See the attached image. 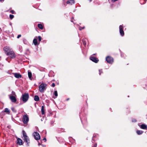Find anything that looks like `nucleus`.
Instances as JSON below:
<instances>
[{
    "label": "nucleus",
    "instance_id": "f257e3e1",
    "mask_svg": "<svg viewBox=\"0 0 147 147\" xmlns=\"http://www.w3.org/2000/svg\"><path fill=\"white\" fill-rule=\"evenodd\" d=\"M3 50L6 55L9 56L10 58H13L16 57L13 51L10 47L8 46L4 47Z\"/></svg>",
    "mask_w": 147,
    "mask_h": 147
},
{
    "label": "nucleus",
    "instance_id": "f03ea898",
    "mask_svg": "<svg viewBox=\"0 0 147 147\" xmlns=\"http://www.w3.org/2000/svg\"><path fill=\"white\" fill-rule=\"evenodd\" d=\"M22 134L24 140L28 144L29 143V139L28 137L27 136L25 132L24 131H22Z\"/></svg>",
    "mask_w": 147,
    "mask_h": 147
},
{
    "label": "nucleus",
    "instance_id": "7ed1b4c3",
    "mask_svg": "<svg viewBox=\"0 0 147 147\" xmlns=\"http://www.w3.org/2000/svg\"><path fill=\"white\" fill-rule=\"evenodd\" d=\"M29 98V94L28 93H25L23 94L22 96V101L25 102L27 101Z\"/></svg>",
    "mask_w": 147,
    "mask_h": 147
},
{
    "label": "nucleus",
    "instance_id": "20e7f679",
    "mask_svg": "<svg viewBox=\"0 0 147 147\" xmlns=\"http://www.w3.org/2000/svg\"><path fill=\"white\" fill-rule=\"evenodd\" d=\"M46 86V84H42L39 87L40 91L41 92H43L45 89Z\"/></svg>",
    "mask_w": 147,
    "mask_h": 147
},
{
    "label": "nucleus",
    "instance_id": "39448f33",
    "mask_svg": "<svg viewBox=\"0 0 147 147\" xmlns=\"http://www.w3.org/2000/svg\"><path fill=\"white\" fill-rule=\"evenodd\" d=\"M34 138L36 140H39L40 139V136L39 134L37 132H34L33 134Z\"/></svg>",
    "mask_w": 147,
    "mask_h": 147
},
{
    "label": "nucleus",
    "instance_id": "423d86ee",
    "mask_svg": "<svg viewBox=\"0 0 147 147\" xmlns=\"http://www.w3.org/2000/svg\"><path fill=\"white\" fill-rule=\"evenodd\" d=\"M29 121V118L27 116L25 115L23 118V121L24 123H26Z\"/></svg>",
    "mask_w": 147,
    "mask_h": 147
},
{
    "label": "nucleus",
    "instance_id": "0eeeda50",
    "mask_svg": "<svg viewBox=\"0 0 147 147\" xmlns=\"http://www.w3.org/2000/svg\"><path fill=\"white\" fill-rule=\"evenodd\" d=\"M106 60L107 62L109 63H112L113 61V58L111 57L108 56L106 58Z\"/></svg>",
    "mask_w": 147,
    "mask_h": 147
},
{
    "label": "nucleus",
    "instance_id": "6e6552de",
    "mask_svg": "<svg viewBox=\"0 0 147 147\" xmlns=\"http://www.w3.org/2000/svg\"><path fill=\"white\" fill-rule=\"evenodd\" d=\"M9 99H10L12 102H15L16 101L17 99L16 98V96L9 95Z\"/></svg>",
    "mask_w": 147,
    "mask_h": 147
},
{
    "label": "nucleus",
    "instance_id": "1a4fd4ad",
    "mask_svg": "<svg viewBox=\"0 0 147 147\" xmlns=\"http://www.w3.org/2000/svg\"><path fill=\"white\" fill-rule=\"evenodd\" d=\"M119 31L121 35L122 36L124 35V32L123 31V27L122 25H120L119 27Z\"/></svg>",
    "mask_w": 147,
    "mask_h": 147
},
{
    "label": "nucleus",
    "instance_id": "9d476101",
    "mask_svg": "<svg viewBox=\"0 0 147 147\" xmlns=\"http://www.w3.org/2000/svg\"><path fill=\"white\" fill-rule=\"evenodd\" d=\"M90 59L92 61L96 63H97L98 61V60L97 58L92 57H90Z\"/></svg>",
    "mask_w": 147,
    "mask_h": 147
},
{
    "label": "nucleus",
    "instance_id": "9b49d317",
    "mask_svg": "<svg viewBox=\"0 0 147 147\" xmlns=\"http://www.w3.org/2000/svg\"><path fill=\"white\" fill-rule=\"evenodd\" d=\"M15 78H19L21 77V75L19 73H14L13 74Z\"/></svg>",
    "mask_w": 147,
    "mask_h": 147
},
{
    "label": "nucleus",
    "instance_id": "f8f14e48",
    "mask_svg": "<svg viewBox=\"0 0 147 147\" xmlns=\"http://www.w3.org/2000/svg\"><path fill=\"white\" fill-rule=\"evenodd\" d=\"M139 126L141 129H147V126L145 124H143Z\"/></svg>",
    "mask_w": 147,
    "mask_h": 147
},
{
    "label": "nucleus",
    "instance_id": "ddd939ff",
    "mask_svg": "<svg viewBox=\"0 0 147 147\" xmlns=\"http://www.w3.org/2000/svg\"><path fill=\"white\" fill-rule=\"evenodd\" d=\"M17 140L18 143V144L20 145H22L23 144L22 141L21 139L19 138H18Z\"/></svg>",
    "mask_w": 147,
    "mask_h": 147
},
{
    "label": "nucleus",
    "instance_id": "4468645a",
    "mask_svg": "<svg viewBox=\"0 0 147 147\" xmlns=\"http://www.w3.org/2000/svg\"><path fill=\"white\" fill-rule=\"evenodd\" d=\"M74 1L73 0H69L67 2V3L69 4L70 5H72L74 4Z\"/></svg>",
    "mask_w": 147,
    "mask_h": 147
},
{
    "label": "nucleus",
    "instance_id": "2eb2a0df",
    "mask_svg": "<svg viewBox=\"0 0 147 147\" xmlns=\"http://www.w3.org/2000/svg\"><path fill=\"white\" fill-rule=\"evenodd\" d=\"M28 75L29 79L30 80H32V74L31 72H30V71H28Z\"/></svg>",
    "mask_w": 147,
    "mask_h": 147
},
{
    "label": "nucleus",
    "instance_id": "dca6fc26",
    "mask_svg": "<svg viewBox=\"0 0 147 147\" xmlns=\"http://www.w3.org/2000/svg\"><path fill=\"white\" fill-rule=\"evenodd\" d=\"M143 133V131L141 130H137L136 131V133L138 135H141Z\"/></svg>",
    "mask_w": 147,
    "mask_h": 147
},
{
    "label": "nucleus",
    "instance_id": "f3484780",
    "mask_svg": "<svg viewBox=\"0 0 147 147\" xmlns=\"http://www.w3.org/2000/svg\"><path fill=\"white\" fill-rule=\"evenodd\" d=\"M33 43H34L35 45H37V39L36 38H34L33 40Z\"/></svg>",
    "mask_w": 147,
    "mask_h": 147
},
{
    "label": "nucleus",
    "instance_id": "a211bd4d",
    "mask_svg": "<svg viewBox=\"0 0 147 147\" xmlns=\"http://www.w3.org/2000/svg\"><path fill=\"white\" fill-rule=\"evenodd\" d=\"M34 100L35 101H37L39 100V97L38 96H35L34 98Z\"/></svg>",
    "mask_w": 147,
    "mask_h": 147
},
{
    "label": "nucleus",
    "instance_id": "6ab92c4d",
    "mask_svg": "<svg viewBox=\"0 0 147 147\" xmlns=\"http://www.w3.org/2000/svg\"><path fill=\"white\" fill-rule=\"evenodd\" d=\"M38 27L40 29L42 30L43 28V27L42 25L41 24H38Z\"/></svg>",
    "mask_w": 147,
    "mask_h": 147
},
{
    "label": "nucleus",
    "instance_id": "aec40b11",
    "mask_svg": "<svg viewBox=\"0 0 147 147\" xmlns=\"http://www.w3.org/2000/svg\"><path fill=\"white\" fill-rule=\"evenodd\" d=\"M41 112L42 114H45V111H44V107L42 106L41 108Z\"/></svg>",
    "mask_w": 147,
    "mask_h": 147
},
{
    "label": "nucleus",
    "instance_id": "412c9836",
    "mask_svg": "<svg viewBox=\"0 0 147 147\" xmlns=\"http://www.w3.org/2000/svg\"><path fill=\"white\" fill-rule=\"evenodd\" d=\"M9 95H11V96H16V93L13 91H12V92L11 94H10Z\"/></svg>",
    "mask_w": 147,
    "mask_h": 147
},
{
    "label": "nucleus",
    "instance_id": "4be33fe9",
    "mask_svg": "<svg viewBox=\"0 0 147 147\" xmlns=\"http://www.w3.org/2000/svg\"><path fill=\"white\" fill-rule=\"evenodd\" d=\"M5 112L9 113V110L8 109L6 108L5 110Z\"/></svg>",
    "mask_w": 147,
    "mask_h": 147
},
{
    "label": "nucleus",
    "instance_id": "5701e85b",
    "mask_svg": "<svg viewBox=\"0 0 147 147\" xmlns=\"http://www.w3.org/2000/svg\"><path fill=\"white\" fill-rule=\"evenodd\" d=\"M14 17V16L13 15H9V18H10L11 19H13Z\"/></svg>",
    "mask_w": 147,
    "mask_h": 147
},
{
    "label": "nucleus",
    "instance_id": "b1692460",
    "mask_svg": "<svg viewBox=\"0 0 147 147\" xmlns=\"http://www.w3.org/2000/svg\"><path fill=\"white\" fill-rule=\"evenodd\" d=\"M54 94L56 96H57L58 95L57 93V91H55L54 92Z\"/></svg>",
    "mask_w": 147,
    "mask_h": 147
},
{
    "label": "nucleus",
    "instance_id": "393cba45",
    "mask_svg": "<svg viewBox=\"0 0 147 147\" xmlns=\"http://www.w3.org/2000/svg\"><path fill=\"white\" fill-rule=\"evenodd\" d=\"M38 40L39 41H40L41 40V37L40 36H38Z\"/></svg>",
    "mask_w": 147,
    "mask_h": 147
},
{
    "label": "nucleus",
    "instance_id": "a878e982",
    "mask_svg": "<svg viewBox=\"0 0 147 147\" xmlns=\"http://www.w3.org/2000/svg\"><path fill=\"white\" fill-rule=\"evenodd\" d=\"M84 27H80L79 29L80 30H81L82 29H84Z\"/></svg>",
    "mask_w": 147,
    "mask_h": 147
},
{
    "label": "nucleus",
    "instance_id": "bb28decb",
    "mask_svg": "<svg viewBox=\"0 0 147 147\" xmlns=\"http://www.w3.org/2000/svg\"><path fill=\"white\" fill-rule=\"evenodd\" d=\"M10 12H11L12 13H14V11L13 10H11L10 11Z\"/></svg>",
    "mask_w": 147,
    "mask_h": 147
},
{
    "label": "nucleus",
    "instance_id": "cd10ccee",
    "mask_svg": "<svg viewBox=\"0 0 147 147\" xmlns=\"http://www.w3.org/2000/svg\"><path fill=\"white\" fill-rule=\"evenodd\" d=\"M136 120L135 119H133L132 120V121L133 122H136Z\"/></svg>",
    "mask_w": 147,
    "mask_h": 147
},
{
    "label": "nucleus",
    "instance_id": "c85d7f7f",
    "mask_svg": "<svg viewBox=\"0 0 147 147\" xmlns=\"http://www.w3.org/2000/svg\"><path fill=\"white\" fill-rule=\"evenodd\" d=\"M21 36V35H19L18 36H17V38H19Z\"/></svg>",
    "mask_w": 147,
    "mask_h": 147
},
{
    "label": "nucleus",
    "instance_id": "c756f323",
    "mask_svg": "<svg viewBox=\"0 0 147 147\" xmlns=\"http://www.w3.org/2000/svg\"><path fill=\"white\" fill-rule=\"evenodd\" d=\"M55 86V84L54 83H53L52 84V86L53 87H54Z\"/></svg>",
    "mask_w": 147,
    "mask_h": 147
},
{
    "label": "nucleus",
    "instance_id": "7c9ffc66",
    "mask_svg": "<svg viewBox=\"0 0 147 147\" xmlns=\"http://www.w3.org/2000/svg\"><path fill=\"white\" fill-rule=\"evenodd\" d=\"M12 110L14 112H16V111L14 110V109L13 108H12Z\"/></svg>",
    "mask_w": 147,
    "mask_h": 147
},
{
    "label": "nucleus",
    "instance_id": "2f4dec72",
    "mask_svg": "<svg viewBox=\"0 0 147 147\" xmlns=\"http://www.w3.org/2000/svg\"><path fill=\"white\" fill-rule=\"evenodd\" d=\"M43 140H44L45 142H46V139L45 138H44L43 139Z\"/></svg>",
    "mask_w": 147,
    "mask_h": 147
},
{
    "label": "nucleus",
    "instance_id": "473e14b6",
    "mask_svg": "<svg viewBox=\"0 0 147 147\" xmlns=\"http://www.w3.org/2000/svg\"><path fill=\"white\" fill-rule=\"evenodd\" d=\"M83 44L84 45H86V42H83Z\"/></svg>",
    "mask_w": 147,
    "mask_h": 147
},
{
    "label": "nucleus",
    "instance_id": "72a5a7b5",
    "mask_svg": "<svg viewBox=\"0 0 147 147\" xmlns=\"http://www.w3.org/2000/svg\"><path fill=\"white\" fill-rule=\"evenodd\" d=\"M99 74H100V75L101 74V73L102 72V71H101V72L100 71V70H99Z\"/></svg>",
    "mask_w": 147,
    "mask_h": 147
},
{
    "label": "nucleus",
    "instance_id": "f704fd0d",
    "mask_svg": "<svg viewBox=\"0 0 147 147\" xmlns=\"http://www.w3.org/2000/svg\"><path fill=\"white\" fill-rule=\"evenodd\" d=\"M3 1V0H0V1Z\"/></svg>",
    "mask_w": 147,
    "mask_h": 147
},
{
    "label": "nucleus",
    "instance_id": "c9c22d12",
    "mask_svg": "<svg viewBox=\"0 0 147 147\" xmlns=\"http://www.w3.org/2000/svg\"><path fill=\"white\" fill-rule=\"evenodd\" d=\"M38 145L39 146L40 145V144L39 143H38Z\"/></svg>",
    "mask_w": 147,
    "mask_h": 147
},
{
    "label": "nucleus",
    "instance_id": "e433bc0d",
    "mask_svg": "<svg viewBox=\"0 0 147 147\" xmlns=\"http://www.w3.org/2000/svg\"><path fill=\"white\" fill-rule=\"evenodd\" d=\"M71 22H73V21H72V20H71Z\"/></svg>",
    "mask_w": 147,
    "mask_h": 147
},
{
    "label": "nucleus",
    "instance_id": "4c0bfd02",
    "mask_svg": "<svg viewBox=\"0 0 147 147\" xmlns=\"http://www.w3.org/2000/svg\"><path fill=\"white\" fill-rule=\"evenodd\" d=\"M92 0H90V1H91Z\"/></svg>",
    "mask_w": 147,
    "mask_h": 147
}]
</instances>
